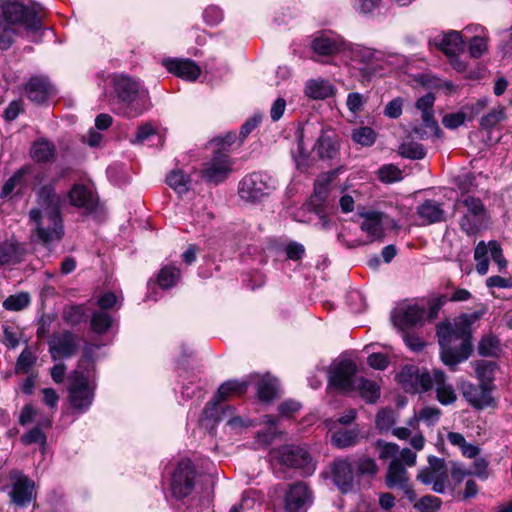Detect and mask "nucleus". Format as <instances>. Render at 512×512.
<instances>
[{
    "instance_id": "nucleus-35",
    "label": "nucleus",
    "mask_w": 512,
    "mask_h": 512,
    "mask_svg": "<svg viewBox=\"0 0 512 512\" xmlns=\"http://www.w3.org/2000/svg\"><path fill=\"white\" fill-rule=\"evenodd\" d=\"M441 414V410L437 407L423 406L414 413L409 425L413 426L414 423L424 422L427 426H434L440 420Z\"/></svg>"
},
{
    "instance_id": "nucleus-30",
    "label": "nucleus",
    "mask_w": 512,
    "mask_h": 512,
    "mask_svg": "<svg viewBox=\"0 0 512 512\" xmlns=\"http://www.w3.org/2000/svg\"><path fill=\"white\" fill-rule=\"evenodd\" d=\"M334 86L330 81L318 78L307 81L305 94L312 99H326L334 94Z\"/></svg>"
},
{
    "instance_id": "nucleus-14",
    "label": "nucleus",
    "mask_w": 512,
    "mask_h": 512,
    "mask_svg": "<svg viewBox=\"0 0 512 512\" xmlns=\"http://www.w3.org/2000/svg\"><path fill=\"white\" fill-rule=\"evenodd\" d=\"M232 165L233 162L229 155L222 150H218L204 164L201 176L207 182L219 184L229 176Z\"/></svg>"
},
{
    "instance_id": "nucleus-6",
    "label": "nucleus",
    "mask_w": 512,
    "mask_h": 512,
    "mask_svg": "<svg viewBox=\"0 0 512 512\" xmlns=\"http://www.w3.org/2000/svg\"><path fill=\"white\" fill-rule=\"evenodd\" d=\"M2 11L1 19L15 26L27 36H37L42 29L41 20L38 16L39 5H24L17 0H13L6 2L2 6Z\"/></svg>"
},
{
    "instance_id": "nucleus-61",
    "label": "nucleus",
    "mask_w": 512,
    "mask_h": 512,
    "mask_svg": "<svg viewBox=\"0 0 512 512\" xmlns=\"http://www.w3.org/2000/svg\"><path fill=\"white\" fill-rule=\"evenodd\" d=\"M219 402H221V400L215 396L210 402L207 403L205 409L203 410V418L201 420L202 422L213 420V423H215L221 420L222 417L218 412Z\"/></svg>"
},
{
    "instance_id": "nucleus-17",
    "label": "nucleus",
    "mask_w": 512,
    "mask_h": 512,
    "mask_svg": "<svg viewBox=\"0 0 512 512\" xmlns=\"http://www.w3.org/2000/svg\"><path fill=\"white\" fill-rule=\"evenodd\" d=\"M78 346L77 337L69 331L54 333L49 340V352L54 360L71 357Z\"/></svg>"
},
{
    "instance_id": "nucleus-43",
    "label": "nucleus",
    "mask_w": 512,
    "mask_h": 512,
    "mask_svg": "<svg viewBox=\"0 0 512 512\" xmlns=\"http://www.w3.org/2000/svg\"><path fill=\"white\" fill-rule=\"evenodd\" d=\"M192 217L195 225L205 226L212 218L213 213L208 210L206 201L203 198L198 199L192 207Z\"/></svg>"
},
{
    "instance_id": "nucleus-22",
    "label": "nucleus",
    "mask_w": 512,
    "mask_h": 512,
    "mask_svg": "<svg viewBox=\"0 0 512 512\" xmlns=\"http://www.w3.org/2000/svg\"><path fill=\"white\" fill-rule=\"evenodd\" d=\"M359 215L363 219L360 228L367 235L368 242L381 241L384 238L386 216L377 211H365Z\"/></svg>"
},
{
    "instance_id": "nucleus-20",
    "label": "nucleus",
    "mask_w": 512,
    "mask_h": 512,
    "mask_svg": "<svg viewBox=\"0 0 512 512\" xmlns=\"http://www.w3.org/2000/svg\"><path fill=\"white\" fill-rule=\"evenodd\" d=\"M460 388L463 397L475 408L482 409L493 405L491 393L494 386L481 383L477 386L470 382H463Z\"/></svg>"
},
{
    "instance_id": "nucleus-51",
    "label": "nucleus",
    "mask_w": 512,
    "mask_h": 512,
    "mask_svg": "<svg viewBox=\"0 0 512 512\" xmlns=\"http://www.w3.org/2000/svg\"><path fill=\"white\" fill-rule=\"evenodd\" d=\"M23 173L22 171L16 172L12 175L3 185L0 196L2 198H12L15 191H18L22 185Z\"/></svg>"
},
{
    "instance_id": "nucleus-37",
    "label": "nucleus",
    "mask_w": 512,
    "mask_h": 512,
    "mask_svg": "<svg viewBox=\"0 0 512 512\" xmlns=\"http://www.w3.org/2000/svg\"><path fill=\"white\" fill-rule=\"evenodd\" d=\"M477 379L481 384L494 386V375L497 365L493 361L479 360L473 363Z\"/></svg>"
},
{
    "instance_id": "nucleus-9",
    "label": "nucleus",
    "mask_w": 512,
    "mask_h": 512,
    "mask_svg": "<svg viewBox=\"0 0 512 512\" xmlns=\"http://www.w3.org/2000/svg\"><path fill=\"white\" fill-rule=\"evenodd\" d=\"M273 456L282 465L300 469L306 475H310L315 471V464L304 447L285 445L275 450Z\"/></svg>"
},
{
    "instance_id": "nucleus-29",
    "label": "nucleus",
    "mask_w": 512,
    "mask_h": 512,
    "mask_svg": "<svg viewBox=\"0 0 512 512\" xmlns=\"http://www.w3.org/2000/svg\"><path fill=\"white\" fill-rule=\"evenodd\" d=\"M28 98L35 103H43L51 93V86L46 78L34 77L26 85Z\"/></svg>"
},
{
    "instance_id": "nucleus-11",
    "label": "nucleus",
    "mask_w": 512,
    "mask_h": 512,
    "mask_svg": "<svg viewBox=\"0 0 512 512\" xmlns=\"http://www.w3.org/2000/svg\"><path fill=\"white\" fill-rule=\"evenodd\" d=\"M424 308L415 302L399 303L391 312V321L402 333L422 324Z\"/></svg>"
},
{
    "instance_id": "nucleus-34",
    "label": "nucleus",
    "mask_w": 512,
    "mask_h": 512,
    "mask_svg": "<svg viewBox=\"0 0 512 512\" xmlns=\"http://www.w3.org/2000/svg\"><path fill=\"white\" fill-rule=\"evenodd\" d=\"M354 389L359 391L360 396L367 403H374L380 397L379 386L374 381L365 378H356Z\"/></svg>"
},
{
    "instance_id": "nucleus-47",
    "label": "nucleus",
    "mask_w": 512,
    "mask_h": 512,
    "mask_svg": "<svg viewBox=\"0 0 512 512\" xmlns=\"http://www.w3.org/2000/svg\"><path fill=\"white\" fill-rule=\"evenodd\" d=\"M488 51V34L471 37L468 42V52L471 58L479 59Z\"/></svg>"
},
{
    "instance_id": "nucleus-32",
    "label": "nucleus",
    "mask_w": 512,
    "mask_h": 512,
    "mask_svg": "<svg viewBox=\"0 0 512 512\" xmlns=\"http://www.w3.org/2000/svg\"><path fill=\"white\" fill-rule=\"evenodd\" d=\"M167 185L177 194L182 195L189 191L191 187V178L182 169L171 170L166 176Z\"/></svg>"
},
{
    "instance_id": "nucleus-55",
    "label": "nucleus",
    "mask_w": 512,
    "mask_h": 512,
    "mask_svg": "<svg viewBox=\"0 0 512 512\" xmlns=\"http://www.w3.org/2000/svg\"><path fill=\"white\" fill-rule=\"evenodd\" d=\"M441 499L432 495H426L414 505L419 512H436L441 506Z\"/></svg>"
},
{
    "instance_id": "nucleus-59",
    "label": "nucleus",
    "mask_w": 512,
    "mask_h": 512,
    "mask_svg": "<svg viewBox=\"0 0 512 512\" xmlns=\"http://www.w3.org/2000/svg\"><path fill=\"white\" fill-rule=\"evenodd\" d=\"M203 19L206 24L216 26L223 21L224 13L220 7L211 5L204 10Z\"/></svg>"
},
{
    "instance_id": "nucleus-57",
    "label": "nucleus",
    "mask_w": 512,
    "mask_h": 512,
    "mask_svg": "<svg viewBox=\"0 0 512 512\" xmlns=\"http://www.w3.org/2000/svg\"><path fill=\"white\" fill-rule=\"evenodd\" d=\"M36 357L33 355L29 348L24 349L17 359L16 372L28 373L34 365Z\"/></svg>"
},
{
    "instance_id": "nucleus-27",
    "label": "nucleus",
    "mask_w": 512,
    "mask_h": 512,
    "mask_svg": "<svg viewBox=\"0 0 512 512\" xmlns=\"http://www.w3.org/2000/svg\"><path fill=\"white\" fill-rule=\"evenodd\" d=\"M314 149L320 158L332 159L339 150L336 134L331 129H322Z\"/></svg>"
},
{
    "instance_id": "nucleus-42",
    "label": "nucleus",
    "mask_w": 512,
    "mask_h": 512,
    "mask_svg": "<svg viewBox=\"0 0 512 512\" xmlns=\"http://www.w3.org/2000/svg\"><path fill=\"white\" fill-rule=\"evenodd\" d=\"M23 34L24 33L15 26L0 19V49H8L12 45L15 37Z\"/></svg>"
},
{
    "instance_id": "nucleus-40",
    "label": "nucleus",
    "mask_w": 512,
    "mask_h": 512,
    "mask_svg": "<svg viewBox=\"0 0 512 512\" xmlns=\"http://www.w3.org/2000/svg\"><path fill=\"white\" fill-rule=\"evenodd\" d=\"M54 152L55 148L51 142L40 139L33 144L31 149V156L38 162H46L52 159Z\"/></svg>"
},
{
    "instance_id": "nucleus-24",
    "label": "nucleus",
    "mask_w": 512,
    "mask_h": 512,
    "mask_svg": "<svg viewBox=\"0 0 512 512\" xmlns=\"http://www.w3.org/2000/svg\"><path fill=\"white\" fill-rule=\"evenodd\" d=\"M432 377V387L435 389L436 399L442 405L453 404L457 400L456 391L451 383L448 382L447 376L440 370H434Z\"/></svg>"
},
{
    "instance_id": "nucleus-36",
    "label": "nucleus",
    "mask_w": 512,
    "mask_h": 512,
    "mask_svg": "<svg viewBox=\"0 0 512 512\" xmlns=\"http://www.w3.org/2000/svg\"><path fill=\"white\" fill-rule=\"evenodd\" d=\"M278 381L271 376H264L257 385L258 397L263 402H270L278 396Z\"/></svg>"
},
{
    "instance_id": "nucleus-23",
    "label": "nucleus",
    "mask_w": 512,
    "mask_h": 512,
    "mask_svg": "<svg viewBox=\"0 0 512 512\" xmlns=\"http://www.w3.org/2000/svg\"><path fill=\"white\" fill-rule=\"evenodd\" d=\"M163 65L170 72L188 81L196 80L201 73L200 67L192 60L188 59H165Z\"/></svg>"
},
{
    "instance_id": "nucleus-54",
    "label": "nucleus",
    "mask_w": 512,
    "mask_h": 512,
    "mask_svg": "<svg viewBox=\"0 0 512 512\" xmlns=\"http://www.w3.org/2000/svg\"><path fill=\"white\" fill-rule=\"evenodd\" d=\"M366 102V96L359 92H351L347 95L346 106L352 114L357 115L363 110Z\"/></svg>"
},
{
    "instance_id": "nucleus-58",
    "label": "nucleus",
    "mask_w": 512,
    "mask_h": 512,
    "mask_svg": "<svg viewBox=\"0 0 512 512\" xmlns=\"http://www.w3.org/2000/svg\"><path fill=\"white\" fill-rule=\"evenodd\" d=\"M379 178L386 183L396 182L402 179V172L394 165H384L379 169Z\"/></svg>"
},
{
    "instance_id": "nucleus-38",
    "label": "nucleus",
    "mask_w": 512,
    "mask_h": 512,
    "mask_svg": "<svg viewBox=\"0 0 512 512\" xmlns=\"http://www.w3.org/2000/svg\"><path fill=\"white\" fill-rule=\"evenodd\" d=\"M247 387L248 384L246 381L228 380L220 385L216 398L224 401L232 395H242L246 392Z\"/></svg>"
},
{
    "instance_id": "nucleus-3",
    "label": "nucleus",
    "mask_w": 512,
    "mask_h": 512,
    "mask_svg": "<svg viewBox=\"0 0 512 512\" xmlns=\"http://www.w3.org/2000/svg\"><path fill=\"white\" fill-rule=\"evenodd\" d=\"M114 92V112L128 119L141 116L151 104L148 92L129 76L115 74L110 77Z\"/></svg>"
},
{
    "instance_id": "nucleus-21",
    "label": "nucleus",
    "mask_w": 512,
    "mask_h": 512,
    "mask_svg": "<svg viewBox=\"0 0 512 512\" xmlns=\"http://www.w3.org/2000/svg\"><path fill=\"white\" fill-rule=\"evenodd\" d=\"M429 44L439 49L446 57L455 53H463L465 48L462 33L457 30H448L435 35L429 40Z\"/></svg>"
},
{
    "instance_id": "nucleus-4",
    "label": "nucleus",
    "mask_w": 512,
    "mask_h": 512,
    "mask_svg": "<svg viewBox=\"0 0 512 512\" xmlns=\"http://www.w3.org/2000/svg\"><path fill=\"white\" fill-rule=\"evenodd\" d=\"M89 351L87 347L77 369L69 377L68 400L72 409L79 414L86 413L95 398L94 364Z\"/></svg>"
},
{
    "instance_id": "nucleus-45",
    "label": "nucleus",
    "mask_w": 512,
    "mask_h": 512,
    "mask_svg": "<svg viewBox=\"0 0 512 512\" xmlns=\"http://www.w3.org/2000/svg\"><path fill=\"white\" fill-rule=\"evenodd\" d=\"M478 352L485 357H495L500 352L499 339L491 334L485 335L479 342Z\"/></svg>"
},
{
    "instance_id": "nucleus-13",
    "label": "nucleus",
    "mask_w": 512,
    "mask_h": 512,
    "mask_svg": "<svg viewBox=\"0 0 512 512\" xmlns=\"http://www.w3.org/2000/svg\"><path fill=\"white\" fill-rule=\"evenodd\" d=\"M9 478L11 502L19 507L28 506L35 498V483L20 471H12Z\"/></svg>"
},
{
    "instance_id": "nucleus-5",
    "label": "nucleus",
    "mask_w": 512,
    "mask_h": 512,
    "mask_svg": "<svg viewBox=\"0 0 512 512\" xmlns=\"http://www.w3.org/2000/svg\"><path fill=\"white\" fill-rule=\"evenodd\" d=\"M351 74L361 83L369 82L382 70L385 53L359 43L347 42L343 57Z\"/></svg>"
},
{
    "instance_id": "nucleus-44",
    "label": "nucleus",
    "mask_w": 512,
    "mask_h": 512,
    "mask_svg": "<svg viewBox=\"0 0 512 512\" xmlns=\"http://www.w3.org/2000/svg\"><path fill=\"white\" fill-rule=\"evenodd\" d=\"M114 319L106 311L93 313L91 318V329L98 334L106 333L113 325Z\"/></svg>"
},
{
    "instance_id": "nucleus-48",
    "label": "nucleus",
    "mask_w": 512,
    "mask_h": 512,
    "mask_svg": "<svg viewBox=\"0 0 512 512\" xmlns=\"http://www.w3.org/2000/svg\"><path fill=\"white\" fill-rule=\"evenodd\" d=\"M352 139L357 144H360L361 146H371L374 144L376 140V133L375 131L366 126L355 128L352 131Z\"/></svg>"
},
{
    "instance_id": "nucleus-33",
    "label": "nucleus",
    "mask_w": 512,
    "mask_h": 512,
    "mask_svg": "<svg viewBox=\"0 0 512 512\" xmlns=\"http://www.w3.org/2000/svg\"><path fill=\"white\" fill-rule=\"evenodd\" d=\"M361 436L357 429H340L331 436V441L338 448H348L357 444Z\"/></svg>"
},
{
    "instance_id": "nucleus-25",
    "label": "nucleus",
    "mask_w": 512,
    "mask_h": 512,
    "mask_svg": "<svg viewBox=\"0 0 512 512\" xmlns=\"http://www.w3.org/2000/svg\"><path fill=\"white\" fill-rule=\"evenodd\" d=\"M332 479L334 484L346 493L353 485V469L346 459H336L331 466Z\"/></svg>"
},
{
    "instance_id": "nucleus-53",
    "label": "nucleus",
    "mask_w": 512,
    "mask_h": 512,
    "mask_svg": "<svg viewBox=\"0 0 512 512\" xmlns=\"http://www.w3.org/2000/svg\"><path fill=\"white\" fill-rule=\"evenodd\" d=\"M30 297L27 293H20L9 296L4 302L3 307L10 311H19L28 306Z\"/></svg>"
},
{
    "instance_id": "nucleus-19",
    "label": "nucleus",
    "mask_w": 512,
    "mask_h": 512,
    "mask_svg": "<svg viewBox=\"0 0 512 512\" xmlns=\"http://www.w3.org/2000/svg\"><path fill=\"white\" fill-rule=\"evenodd\" d=\"M347 40L333 32L322 33L312 41L313 51L322 56L339 54L343 57Z\"/></svg>"
},
{
    "instance_id": "nucleus-12",
    "label": "nucleus",
    "mask_w": 512,
    "mask_h": 512,
    "mask_svg": "<svg viewBox=\"0 0 512 512\" xmlns=\"http://www.w3.org/2000/svg\"><path fill=\"white\" fill-rule=\"evenodd\" d=\"M195 470L190 460H182L175 467L170 481V490L175 498L190 495L195 484Z\"/></svg>"
},
{
    "instance_id": "nucleus-60",
    "label": "nucleus",
    "mask_w": 512,
    "mask_h": 512,
    "mask_svg": "<svg viewBox=\"0 0 512 512\" xmlns=\"http://www.w3.org/2000/svg\"><path fill=\"white\" fill-rule=\"evenodd\" d=\"M20 260L18 249L13 244H3L0 246V262L2 264L15 263Z\"/></svg>"
},
{
    "instance_id": "nucleus-18",
    "label": "nucleus",
    "mask_w": 512,
    "mask_h": 512,
    "mask_svg": "<svg viewBox=\"0 0 512 512\" xmlns=\"http://www.w3.org/2000/svg\"><path fill=\"white\" fill-rule=\"evenodd\" d=\"M313 502L312 493L303 482H297L290 486L284 498L286 512H301L307 509Z\"/></svg>"
},
{
    "instance_id": "nucleus-64",
    "label": "nucleus",
    "mask_w": 512,
    "mask_h": 512,
    "mask_svg": "<svg viewBox=\"0 0 512 512\" xmlns=\"http://www.w3.org/2000/svg\"><path fill=\"white\" fill-rule=\"evenodd\" d=\"M84 310L81 306H72L64 311V319L66 322L75 325L84 320Z\"/></svg>"
},
{
    "instance_id": "nucleus-15",
    "label": "nucleus",
    "mask_w": 512,
    "mask_h": 512,
    "mask_svg": "<svg viewBox=\"0 0 512 512\" xmlns=\"http://www.w3.org/2000/svg\"><path fill=\"white\" fill-rule=\"evenodd\" d=\"M398 381L408 393L425 392L432 388V377L414 365H407L398 374Z\"/></svg>"
},
{
    "instance_id": "nucleus-2",
    "label": "nucleus",
    "mask_w": 512,
    "mask_h": 512,
    "mask_svg": "<svg viewBox=\"0 0 512 512\" xmlns=\"http://www.w3.org/2000/svg\"><path fill=\"white\" fill-rule=\"evenodd\" d=\"M481 315L480 312L465 313L456 317L453 322H443L437 325L440 357L451 370H455L459 363L470 357L472 325Z\"/></svg>"
},
{
    "instance_id": "nucleus-41",
    "label": "nucleus",
    "mask_w": 512,
    "mask_h": 512,
    "mask_svg": "<svg viewBox=\"0 0 512 512\" xmlns=\"http://www.w3.org/2000/svg\"><path fill=\"white\" fill-rule=\"evenodd\" d=\"M352 9L364 17L374 16L383 3V0H349Z\"/></svg>"
},
{
    "instance_id": "nucleus-52",
    "label": "nucleus",
    "mask_w": 512,
    "mask_h": 512,
    "mask_svg": "<svg viewBox=\"0 0 512 512\" xmlns=\"http://www.w3.org/2000/svg\"><path fill=\"white\" fill-rule=\"evenodd\" d=\"M505 118L504 107L497 106L481 118L480 125L485 129L496 126Z\"/></svg>"
},
{
    "instance_id": "nucleus-49",
    "label": "nucleus",
    "mask_w": 512,
    "mask_h": 512,
    "mask_svg": "<svg viewBox=\"0 0 512 512\" xmlns=\"http://www.w3.org/2000/svg\"><path fill=\"white\" fill-rule=\"evenodd\" d=\"M399 154L409 159H423L426 155L424 147L415 142L403 143L399 146Z\"/></svg>"
},
{
    "instance_id": "nucleus-26",
    "label": "nucleus",
    "mask_w": 512,
    "mask_h": 512,
    "mask_svg": "<svg viewBox=\"0 0 512 512\" xmlns=\"http://www.w3.org/2000/svg\"><path fill=\"white\" fill-rule=\"evenodd\" d=\"M70 204L91 212L97 205V199L91 188L76 184L68 193Z\"/></svg>"
},
{
    "instance_id": "nucleus-63",
    "label": "nucleus",
    "mask_w": 512,
    "mask_h": 512,
    "mask_svg": "<svg viewBox=\"0 0 512 512\" xmlns=\"http://www.w3.org/2000/svg\"><path fill=\"white\" fill-rule=\"evenodd\" d=\"M442 477H448V472H437L435 470L422 468L417 475V479L425 485H430L432 482Z\"/></svg>"
},
{
    "instance_id": "nucleus-16",
    "label": "nucleus",
    "mask_w": 512,
    "mask_h": 512,
    "mask_svg": "<svg viewBox=\"0 0 512 512\" xmlns=\"http://www.w3.org/2000/svg\"><path fill=\"white\" fill-rule=\"evenodd\" d=\"M434 102L435 96L432 93H427L416 101V108L421 111L425 129L422 130L421 128L415 127L413 129V133L421 139L427 138L431 135H437L440 130L437 121L434 118Z\"/></svg>"
},
{
    "instance_id": "nucleus-56",
    "label": "nucleus",
    "mask_w": 512,
    "mask_h": 512,
    "mask_svg": "<svg viewBox=\"0 0 512 512\" xmlns=\"http://www.w3.org/2000/svg\"><path fill=\"white\" fill-rule=\"evenodd\" d=\"M396 423V413L391 409L381 410L376 417V426L382 431L389 430Z\"/></svg>"
},
{
    "instance_id": "nucleus-31",
    "label": "nucleus",
    "mask_w": 512,
    "mask_h": 512,
    "mask_svg": "<svg viewBox=\"0 0 512 512\" xmlns=\"http://www.w3.org/2000/svg\"><path fill=\"white\" fill-rule=\"evenodd\" d=\"M408 482V473L399 459L391 460L387 473L386 484L389 488H399Z\"/></svg>"
},
{
    "instance_id": "nucleus-28",
    "label": "nucleus",
    "mask_w": 512,
    "mask_h": 512,
    "mask_svg": "<svg viewBox=\"0 0 512 512\" xmlns=\"http://www.w3.org/2000/svg\"><path fill=\"white\" fill-rule=\"evenodd\" d=\"M417 215L423 224H434L442 222L446 218L443 205L435 200H425L417 207Z\"/></svg>"
},
{
    "instance_id": "nucleus-50",
    "label": "nucleus",
    "mask_w": 512,
    "mask_h": 512,
    "mask_svg": "<svg viewBox=\"0 0 512 512\" xmlns=\"http://www.w3.org/2000/svg\"><path fill=\"white\" fill-rule=\"evenodd\" d=\"M375 449L382 460L398 459L399 446L395 443L378 440L375 444Z\"/></svg>"
},
{
    "instance_id": "nucleus-7",
    "label": "nucleus",
    "mask_w": 512,
    "mask_h": 512,
    "mask_svg": "<svg viewBox=\"0 0 512 512\" xmlns=\"http://www.w3.org/2000/svg\"><path fill=\"white\" fill-rule=\"evenodd\" d=\"M454 208L461 214L459 225L467 235H475L487 226L488 214L479 198L462 194L455 202Z\"/></svg>"
},
{
    "instance_id": "nucleus-8",
    "label": "nucleus",
    "mask_w": 512,
    "mask_h": 512,
    "mask_svg": "<svg viewBox=\"0 0 512 512\" xmlns=\"http://www.w3.org/2000/svg\"><path fill=\"white\" fill-rule=\"evenodd\" d=\"M277 188V181L267 173L254 172L246 175L238 186L239 197L251 204L263 201Z\"/></svg>"
},
{
    "instance_id": "nucleus-1",
    "label": "nucleus",
    "mask_w": 512,
    "mask_h": 512,
    "mask_svg": "<svg viewBox=\"0 0 512 512\" xmlns=\"http://www.w3.org/2000/svg\"><path fill=\"white\" fill-rule=\"evenodd\" d=\"M59 205L60 197L51 185L40 189L38 204L28 215V226L33 241L48 247L63 239L65 232Z\"/></svg>"
},
{
    "instance_id": "nucleus-10",
    "label": "nucleus",
    "mask_w": 512,
    "mask_h": 512,
    "mask_svg": "<svg viewBox=\"0 0 512 512\" xmlns=\"http://www.w3.org/2000/svg\"><path fill=\"white\" fill-rule=\"evenodd\" d=\"M356 365L352 360L341 359L333 363L328 372L329 387L341 392L354 390Z\"/></svg>"
},
{
    "instance_id": "nucleus-62",
    "label": "nucleus",
    "mask_w": 512,
    "mask_h": 512,
    "mask_svg": "<svg viewBox=\"0 0 512 512\" xmlns=\"http://www.w3.org/2000/svg\"><path fill=\"white\" fill-rule=\"evenodd\" d=\"M156 133L151 123H144L137 128L135 138L131 140L133 144H142L149 140Z\"/></svg>"
},
{
    "instance_id": "nucleus-39",
    "label": "nucleus",
    "mask_w": 512,
    "mask_h": 512,
    "mask_svg": "<svg viewBox=\"0 0 512 512\" xmlns=\"http://www.w3.org/2000/svg\"><path fill=\"white\" fill-rule=\"evenodd\" d=\"M180 279V270L173 265H166L161 268L157 275V284L162 289H170Z\"/></svg>"
},
{
    "instance_id": "nucleus-46",
    "label": "nucleus",
    "mask_w": 512,
    "mask_h": 512,
    "mask_svg": "<svg viewBox=\"0 0 512 512\" xmlns=\"http://www.w3.org/2000/svg\"><path fill=\"white\" fill-rule=\"evenodd\" d=\"M462 53H455L448 56V62L451 67L458 73L464 74L465 78L476 79L478 72L469 70V63L461 56Z\"/></svg>"
}]
</instances>
